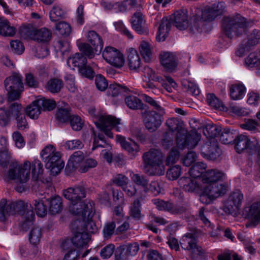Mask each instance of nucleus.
I'll return each instance as SVG.
<instances>
[{"mask_svg": "<svg viewBox=\"0 0 260 260\" xmlns=\"http://www.w3.org/2000/svg\"><path fill=\"white\" fill-rule=\"evenodd\" d=\"M162 210L170 212L172 214H181L186 211V208L183 206H175L172 203L165 202V204H162Z\"/></svg>", "mask_w": 260, "mask_h": 260, "instance_id": "nucleus-54", "label": "nucleus"}, {"mask_svg": "<svg viewBox=\"0 0 260 260\" xmlns=\"http://www.w3.org/2000/svg\"><path fill=\"white\" fill-rule=\"evenodd\" d=\"M36 28H34L32 25L28 24L27 25H23L20 29V34L24 39H35Z\"/></svg>", "mask_w": 260, "mask_h": 260, "instance_id": "nucleus-48", "label": "nucleus"}, {"mask_svg": "<svg viewBox=\"0 0 260 260\" xmlns=\"http://www.w3.org/2000/svg\"><path fill=\"white\" fill-rule=\"evenodd\" d=\"M181 175V166L176 165L170 169L167 172V177L170 180H174L177 179Z\"/></svg>", "mask_w": 260, "mask_h": 260, "instance_id": "nucleus-64", "label": "nucleus"}, {"mask_svg": "<svg viewBox=\"0 0 260 260\" xmlns=\"http://www.w3.org/2000/svg\"><path fill=\"white\" fill-rule=\"evenodd\" d=\"M179 158V152L176 148H172L167 155L166 165H173L177 162Z\"/></svg>", "mask_w": 260, "mask_h": 260, "instance_id": "nucleus-61", "label": "nucleus"}, {"mask_svg": "<svg viewBox=\"0 0 260 260\" xmlns=\"http://www.w3.org/2000/svg\"><path fill=\"white\" fill-rule=\"evenodd\" d=\"M65 11L58 5H55L49 13L50 19L52 21H56L64 17Z\"/></svg>", "mask_w": 260, "mask_h": 260, "instance_id": "nucleus-47", "label": "nucleus"}, {"mask_svg": "<svg viewBox=\"0 0 260 260\" xmlns=\"http://www.w3.org/2000/svg\"><path fill=\"white\" fill-rule=\"evenodd\" d=\"M166 124L172 132H177L176 142L180 149L185 148L192 149L198 144L201 139V135L196 131L187 132L183 127V122L176 118H170L166 120Z\"/></svg>", "mask_w": 260, "mask_h": 260, "instance_id": "nucleus-1", "label": "nucleus"}, {"mask_svg": "<svg viewBox=\"0 0 260 260\" xmlns=\"http://www.w3.org/2000/svg\"><path fill=\"white\" fill-rule=\"evenodd\" d=\"M160 62L164 70L168 72H174L178 64L177 56L170 52L162 51L159 56Z\"/></svg>", "mask_w": 260, "mask_h": 260, "instance_id": "nucleus-15", "label": "nucleus"}, {"mask_svg": "<svg viewBox=\"0 0 260 260\" xmlns=\"http://www.w3.org/2000/svg\"><path fill=\"white\" fill-rule=\"evenodd\" d=\"M127 63L131 70L137 71L141 64V60L136 50L131 48L127 55Z\"/></svg>", "mask_w": 260, "mask_h": 260, "instance_id": "nucleus-25", "label": "nucleus"}, {"mask_svg": "<svg viewBox=\"0 0 260 260\" xmlns=\"http://www.w3.org/2000/svg\"><path fill=\"white\" fill-rule=\"evenodd\" d=\"M206 101L210 106L215 109L223 108L222 103L214 94H208Z\"/></svg>", "mask_w": 260, "mask_h": 260, "instance_id": "nucleus-63", "label": "nucleus"}, {"mask_svg": "<svg viewBox=\"0 0 260 260\" xmlns=\"http://www.w3.org/2000/svg\"><path fill=\"white\" fill-rule=\"evenodd\" d=\"M62 209V200L60 197L56 196L50 201L49 211L51 214L59 213Z\"/></svg>", "mask_w": 260, "mask_h": 260, "instance_id": "nucleus-44", "label": "nucleus"}, {"mask_svg": "<svg viewBox=\"0 0 260 260\" xmlns=\"http://www.w3.org/2000/svg\"><path fill=\"white\" fill-rule=\"evenodd\" d=\"M136 4L135 0H124L119 3H115V12H124L128 10H130Z\"/></svg>", "mask_w": 260, "mask_h": 260, "instance_id": "nucleus-49", "label": "nucleus"}, {"mask_svg": "<svg viewBox=\"0 0 260 260\" xmlns=\"http://www.w3.org/2000/svg\"><path fill=\"white\" fill-rule=\"evenodd\" d=\"M174 25L179 29H185L188 26V15L185 10H180L174 13Z\"/></svg>", "mask_w": 260, "mask_h": 260, "instance_id": "nucleus-23", "label": "nucleus"}, {"mask_svg": "<svg viewBox=\"0 0 260 260\" xmlns=\"http://www.w3.org/2000/svg\"><path fill=\"white\" fill-rule=\"evenodd\" d=\"M223 176V173L217 170H209L202 175V181L207 185L217 183Z\"/></svg>", "mask_w": 260, "mask_h": 260, "instance_id": "nucleus-26", "label": "nucleus"}, {"mask_svg": "<svg viewBox=\"0 0 260 260\" xmlns=\"http://www.w3.org/2000/svg\"><path fill=\"white\" fill-rule=\"evenodd\" d=\"M88 41L93 46L95 52L100 53L103 48L104 42L101 37L95 31L90 30L86 36Z\"/></svg>", "mask_w": 260, "mask_h": 260, "instance_id": "nucleus-24", "label": "nucleus"}, {"mask_svg": "<svg viewBox=\"0 0 260 260\" xmlns=\"http://www.w3.org/2000/svg\"><path fill=\"white\" fill-rule=\"evenodd\" d=\"M203 21L201 19L195 18L192 20L189 26V32L192 34H198L202 32Z\"/></svg>", "mask_w": 260, "mask_h": 260, "instance_id": "nucleus-55", "label": "nucleus"}, {"mask_svg": "<svg viewBox=\"0 0 260 260\" xmlns=\"http://www.w3.org/2000/svg\"><path fill=\"white\" fill-rule=\"evenodd\" d=\"M51 36V32L45 27L36 29L34 40L40 42H47L50 40Z\"/></svg>", "mask_w": 260, "mask_h": 260, "instance_id": "nucleus-43", "label": "nucleus"}, {"mask_svg": "<svg viewBox=\"0 0 260 260\" xmlns=\"http://www.w3.org/2000/svg\"><path fill=\"white\" fill-rule=\"evenodd\" d=\"M182 85L188 92L194 95H198L200 93V89L194 82L184 79L182 81Z\"/></svg>", "mask_w": 260, "mask_h": 260, "instance_id": "nucleus-57", "label": "nucleus"}, {"mask_svg": "<svg viewBox=\"0 0 260 260\" xmlns=\"http://www.w3.org/2000/svg\"><path fill=\"white\" fill-rule=\"evenodd\" d=\"M243 200V195L240 190L233 191L225 202L223 211L228 214H235L240 208Z\"/></svg>", "mask_w": 260, "mask_h": 260, "instance_id": "nucleus-11", "label": "nucleus"}, {"mask_svg": "<svg viewBox=\"0 0 260 260\" xmlns=\"http://www.w3.org/2000/svg\"><path fill=\"white\" fill-rule=\"evenodd\" d=\"M139 51L145 62L151 60L152 54L151 45L146 41H142L139 46Z\"/></svg>", "mask_w": 260, "mask_h": 260, "instance_id": "nucleus-40", "label": "nucleus"}, {"mask_svg": "<svg viewBox=\"0 0 260 260\" xmlns=\"http://www.w3.org/2000/svg\"><path fill=\"white\" fill-rule=\"evenodd\" d=\"M94 213L93 207H92V214L90 216H88V214L84 215L83 210L81 211V213L78 214H76L80 217L82 219V221L77 220L74 221L72 224L76 225L78 223H80L81 225H83V227L82 229V232L87 233L88 235L89 234H92L95 233L98 228L95 225V223L91 220L92 217L93 216Z\"/></svg>", "mask_w": 260, "mask_h": 260, "instance_id": "nucleus-17", "label": "nucleus"}, {"mask_svg": "<svg viewBox=\"0 0 260 260\" xmlns=\"http://www.w3.org/2000/svg\"><path fill=\"white\" fill-rule=\"evenodd\" d=\"M178 183L181 187L189 192H194L199 188L197 181L190 177H182L179 179Z\"/></svg>", "mask_w": 260, "mask_h": 260, "instance_id": "nucleus-29", "label": "nucleus"}, {"mask_svg": "<svg viewBox=\"0 0 260 260\" xmlns=\"http://www.w3.org/2000/svg\"><path fill=\"white\" fill-rule=\"evenodd\" d=\"M44 162L46 168L49 169L51 174L53 176L58 175L64 166L63 161L61 159L60 152L58 154L52 156Z\"/></svg>", "mask_w": 260, "mask_h": 260, "instance_id": "nucleus-19", "label": "nucleus"}, {"mask_svg": "<svg viewBox=\"0 0 260 260\" xmlns=\"http://www.w3.org/2000/svg\"><path fill=\"white\" fill-rule=\"evenodd\" d=\"M246 217L249 220L247 226H255L260 221V201L253 203L244 209Z\"/></svg>", "mask_w": 260, "mask_h": 260, "instance_id": "nucleus-16", "label": "nucleus"}, {"mask_svg": "<svg viewBox=\"0 0 260 260\" xmlns=\"http://www.w3.org/2000/svg\"><path fill=\"white\" fill-rule=\"evenodd\" d=\"M56 29L59 35L64 36H68L71 32V27L70 24L65 22H60L56 25Z\"/></svg>", "mask_w": 260, "mask_h": 260, "instance_id": "nucleus-59", "label": "nucleus"}, {"mask_svg": "<svg viewBox=\"0 0 260 260\" xmlns=\"http://www.w3.org/2000/svg\"><path fill=\"white\" fill-rule=\"evenodd\" d=\"M17 103H13L9 104L8 107L0 108V126L3 127L8 126L13 117L14 114L16 113L15 110Z\"/></svg>", "mask_w": 260, "mask_h": 260, "instance_id": "nucleus-18", "label": "nucleus"}, {"mask_svg": "<svg viewBox=\"0 0 260 260\" xmlns=\"http://www.w3.org/2000/svg\"><path fill=\"white\" fill-rule=\"evenodd\" d=\"M15 34V28L11 26L6 19L0 18V34L6 37H12Z\"/></svg>", "mask_w": 260, "mask_h": 260, "instance_id": "nucleus-38", "label": "nucleus"}, {"mask_svg": "<svg viewBox=\"0 0 260 260\" xmlns=\"http://www.w3.org/2000/svg\"><path fill=\"white\" fill-rule=\"evenodd\" d=\"M79 48L81 53L84 56H85L89 59L93 58L95 54H100L95 52L94 48L93 49L92 47L87 43H81L79 45Z\"/></svg>", "mask_w": 260, "mask_h": 260, "instance_id": "nucleus-51", "label": "nucleus"}, {"mask_svg": "<svg viewBox=\"0 0 260 260\" xmlns=\"http://www.w3.org/2000/svg\"><path fill=\"white\" fill-rule=\"evenodd\" d=\"M171 22L167 18H163L158 28L156 39L157 41H164L168 37L171 27Z\"/></svg>", "mask_w": 260, "mask_h": 260, "instance_id": "nucleus-28", "label": "nucleus"}, {"mask_svg": "<svg viewBox=\"0 0 260 260\" xmlns=\"http://www.w3.org/2000/svg\"><path fill=\"white\" fill-rule=\"evenodd\" d=\"M99 120L101 131L109 138L113 137V134L111 132L112 128H115L116 131L120 132V127L118 126L120 124L119 119L110 115H104L100 117Z\"/></svg>", "mask_w": 260, "mask_h": 260, "instance_id": "nucleus-12", "label": "nucleus"}, {"mask_svg": "<svg viewBox=\"0 0 260 260\" xmlns=\"http://www.w3.org/2000/svg\"><path fill=\"white\" fill-rule=\"evenodd\" d=\"M221 131V127L216 125L209 124L204 129L203 132L205 135L210 138H215L218 136Z\"/></svg>", "mask_w": 260, "mask_h": 260, "instance_id": "nucleus-56", "label": "nucleus"}, {"mask_svg": "<svg viewBox=\"0 0 260 260\" xmlns=\"http://www.w3.org/2000/svg\"><path fill=\"white\" fill-rule=\"evenodd\" d=\"M62 86L63 83L61 80L53 78L48 81L45 87L47 91L55 93L59 92Z\"/></svg>", "mask_w": 260, "mask_h": 260, "instance_id": "nucleus-42", "label": "nucleus"}, {"mask_svg": "<svg viewBox=\"0 0 260 260\" xmlns=\"http://www.w3.org/2000/svg\"><path fill=\"white\" fill-rule=\"evenodd\" d=\"M70 111L71 109L68 107L58 108L56 113V118L58 122L63 123L68 121L72 115Z\"/></svg>", "mask_w": 260, "mask_h": 260, "instance_id": "nucleus-46", "label": "nucleus"}, {"mask_svg": "<svg viewBox=\"0 0 260 260\" xmlns=\"http://www.w3.org/2000/svg\"><path fill=\"white\" fill-rule=\"evenodd\" d=\"M165 114V110H163V112L154 110L145 112L144 123L145 127L150 132H155L161 125Z\"/></svg>", "mask_w": 260, "mask_h": 260, "instance_id": "nucleus-9", "label": "nucleus"}, {"mask_svg": "<svg viewBox=\"0 0 260 260\" xmlns=\"http://www.w3.org/2000/svg\"><path fill=\"white\" fill-rule=\"evenodd\" d=\"M198 239L195 234L187 233L182 236L180 240V244L182 249L191 251L192 257L193 258L202 256L204 250L197 245Z\"/></svg>", "mask_w": 260, "mask_h": 260, "instance_id": "nucleus-8", "label": "nucleus"}, {"mask_svg": "<svg viewBox=\"0 0 260 260\" xmlns=\"http://www.w3.org/2000/svg\"><path fill=\"white\" fill-rule=\"evenodd\" d=\"M22 201L11 202L9 204L6 199H2L0 202V220L4 221L6 216L13 215L17 213L24 214L26 209V204Z\"/></svg>", "mask_w": 260, "mask_h": 260, "instance_id": "nucleus-7", "label": "nucleus"}, {"mask_svg": "<svg viewBox=\"0 0 260 260\" xmlns=\"http://www.w3.org/2000/svg\"><path fill=\"white\" fill-rule=\"evenodd\" d=\"M4 85L8 92L9 101L17 100L23 89L22 77L18 73H13L5 80Z\"/></svg>", "mask_w": 260, "mask_h": 260, "instance_id": "nucleus-6", "label": "nucleus"}, {"mask_svg": "<svg viewBox=\"0 0 260 260\" xmlns=\"http://www.w3.org/2000/svg\"><path fill=\"white\" fill-rule=\"evenodd\" d=\"M63 196L71 202L69 210L73 214H78L83 210L85 216L88 214L90 216L92 214V204L89 200L82 201L86 197L85 188L82 185L69 187L63 191Z\"/></svg>", "mask_w": 260, "mask_h": 260, "instance_id": "nucleus-2", "label": "nucleus"}, {"mask_svg": "<svg viewBox=\"0 0 260 260\" xmlns=\"http://www.w3.org/2000/svg\"><path fill=\"white\" fill-rule=\"evenodd\" d=\"M248 26L246 19L240 14L224 17L222 27L225 35L230 39L244 34Z\"/></svg>", "mask_w": 260, "mask_h": 260, "instance_id": "nucleus-3", "label": "nucleus"}, {"mask_svg": "<svg viewBox=\"0 0 260 260\" xmlns=\"http://www.w3.org/2000/svg\"><path fill=\"white\" fill-rule=\"evenodd\" d=\"M129 91L128 88L125 86H122L117 83H113L110 84L108 88L107 93L109 95L115 97L122 92H127Z\"/></svg>", "mask_w": 260, "mask_h": 260, "instance_id": "nucleus-45", "label": "nucleus"}, {"mask_svg": "<svg viewBox=\"0 0 260 260\" xmlns=\"http://www.w3.org/2000/svg\"><path fill=\"white\" fill-rule=\"evenodd\" d=\"M87 61L86 57L79 53H75L73 56L69 57L67 60L68 66L74 69V68H77L78 70L87 64Z\"/></svg>", "mask_w": 260, "mask_h": 260, "instance_id": "nucleus-30", "label": "nucleus"}, {"mask_svg": "<svg viewBox=\"0 0 260 260\" xmlns=\"http://www.w3.org/2000/svg\"><path fill=\"white\" fill-rule=\"evenodd\" d=\"M147 201L146 196H139V197L134 200L129 207V214L132 218L139 220L142 216L141 213V202H145Z\"/></svg>", "mask_w": 260, "mask_h": 260, "instance_id": "nucleus-22", "label": "nucleus"}, {"mask_svg": "<svg viewBox=\"0 0 260 260\" xmlns=\"http://www.w3.org/2000/svg\"><path fill=\"white\" fill-rule=\"evenodd\" d=\"M226 190V186L223 184L214 183L206 185L201 196V200L205 196H207L210 199L217 198L225 194Z\"/></svg>", "mask_w": 260, "mask_h": 260, "instance_id": "nucleus-13", "label": "nucleus"}, {"mask_svg": "<svg viewBox=\"0 0 260 260\" xmlns=\"http://www.w3.org/2000/svg\"><path fill=\"white\" fill-rule=\"evenodd\" d=\"M90 239V235L84 232H77L73 237L72 242L77 247L85 246Z\"/></svg>", "mask_w": 260, "mask_h": 260, "instance_id": "nucleus-34", "label": "nucleus"}, {"mask_svg": "<svg viewBox=\"0 0 260 260\" xmlns=\"http://www.w3.org/2000/svg\"><path fill=\"white\" fill-rule=\"evenodd\" d=\"M131 178L132 182L138 186V188L141 187V189L139 190V196H146V194L148 192L149 183L146 177L140 174L133 173L131 175Z\"/></svg>", "mask_w": 260, "mask_h": 260, "instance_id": "nucleus-21", "label": "nucleus"}, {"mask_svg": "<svg viewBox=\"0 0 260 260\" xmlns=\"http://www.w3.org/2000/svg\"><path fill=\"white\" fill-rule=\"evenodd\" d=\"M41 108L38 106L36 100L32 102L31 104L27 107L26 109V114L32 119H37L41 113Z\"/></svg>", "mask_w": 260, "mask_h": 260, "instance_id": "nucleus-50", "label": "nucleus"}, {"mask_svg": "<svg viewBox=\"0 0 260 260\" xmlns=\"http://www.w3.org/2000/svg\"><path fill=\"white\" fill-rule=\"evenodd\" d=\"M36 102L38 103V106H40L41 109L44 111H51L56 107V103L54 100L46 99L41 95L37 97Z\"/></svg>", "mask_w": 260, "mask_h": 260, "instance_id": "nucleus-36", "label": "nucleus"}, {"mask_svg": "<svg viewBox=\"0 0 260 260\" xmlns=\"http://www.w3.org/2000/svg\"><path fill=\"white\" fill-rule=\"evenodd\" d=\"M220 149L216 145H206L202 148V154L210 160H215L220 155Z\"/></svg>", "mask_w": 260, "mask_h": 260, "instance_id": "nucleus-32", "label": "nucleus"}, {"mask_svg": "<svg viewBox=\"0 0 260 260\" xmlns=\"http://www.w3.org/2000/svg\"><path fill=\"white\" fill-rule=\"evenodd\" d=\"M103 58L111 65L121 68L124 63V58L123 54L116 48L107 46L103 51Z\"/></svg>", "mask_w": 260, "mask_h": 260, "instance_id": "nucleus-10", "label": "nucleus"}, {"mask_svg": "<svg viewBox=\"0 0 260 260\" xmlns=\"http://www.w3.org/2000/svg\"><path fill=\"white\" fill-rule=\"evenodd\" d=\"M26 210L24 214H21L23 216L25 220L21 224V228L24 231H27L32 224V221L35 218V213L33 211V208L30 204H27Z\"/></svg>", "mask_w": 260, "mask_h": 260, "instance_id": "nucleus-33", "label": "nucleus"}, {"mask_svg": "<svg viewBox=\"0 0 260 260\" xmlns=\"http://www.w3.org/2000/svg\"><path fill=\"white\" fill-rule=\"evenodd\" d=\"M32 168V179L38 180L40 175L43 174L44 169L43 164L38 159H35L32 164H30V168Z\"/></svg>", "mask_w": 260, "mask_h": 260, "instance_id": "nucleus-53", "label": "nucleus"}, {"mask_svg": "<svg viewBox=\"0 0 260 260\" xmlns=\"http://www.w3.org/2000/svg\"><path fill=\"white\" fill-rule=\"evenodd\" d=\"M15 110H17V112L16 114H14L13 117H15L16 120L18 129L23 130L25 128H28V124L26 119L25 115L23 113L21 105L17 103Z\"/></svg>", "mask_w": 260, "mask_h": 260, "instance_id": "nucleus-27", "label": "nucleus"}, {"mask_svg": "<svg viewBox=\"0 0 260 260\" xmlns=\"http://www.w3.org/2000/svg\"><path fill=\"white\" fill-rule=\"evenodd\" d=\"M207 166L202 162H198L194 164L189 169V174L191 177L197 178L204 174Z\"/></svg>", "mask_w": 260, "mask_h": 260, "instance_id": "nucleus-41", "label": "nucleus"}, {"mask_svg": "<svg viewBox=\"0 0 260 260\" xmlns=\"http://www.w3.org/2000/svg\"><path fill=\"white\" fill-rule=\"evenodd\" d=\"M238 133L236 131L224 128L220 136V141L224 144H229L234 142Z\"/></svg>", "mask_w": 260, "mask_h": 260, "instance_id": "nucleus-37", "label": "nucleus"}, {"mask_svg": "<svg viewBox=\"0 0 260 260\" xmlns=\"http://www.w3.org/2000/svg\"><path fill=\"white\" fill-rule=\"evenodd\" d=\"M164 156L161 150L151 149L143 155V160L146 167H150L154 170L150 173L151 175H162L165 173L163 165Z\"/></svg>", "mask_w": 260, "mask_h": 260, "instance_id": "nucleus-5", "label": "nucleus"}, {"mask_svg": "<svg viewBox=\"0 0 260 260\" xmlns=\"http://www.w3.org/2000/svg\"><path fill=\"white\" fill-rule=\"evenodd\" d=\"M245 87L241 84L233 85L230 88V96L234 100L243 98L245 93Z\"/></svg>", "mask_w": 260, "mask_h": 260, "instance_id": "nucleus-39", "label": "nucleus"}, {"mask_svg": "<svg viewBox=\"0 0 260 260\" xmlns=\"http://www.w3.org/2000/svg\"><path fill=\"white\" fill-rule=\"evenodd\" d=\"M234 143L237 152L240 153L244 150H247L250 153L251 150L255 149L257 141L256 140L251 141L246 136L238 135Z\"/></svg>", "mask_w": 260, "mask_h": 260, "instance_id": "nucleus-14", "label": "nucleus"}, {"mask_svg": "<svg viewBox=\"0 0 260 260\" xmlns=\"http://www.w3.org/2000/svg\"><path fill=\"white\" fill-rule=\"evenodd\" d=\"M30 162L25 161L23 165L20 166L16 162H12L10 165L8 177L12 180H17V184L15 187L18 192H22L26 190V187L24 183L29 178Z\"/></svg>", "mask_w": 260, "mask_h": 260, "instance_id": "nucleus-4", "label": "nucleus"}, {"mask_svg": "<svg viewBox=\"0 0 260 260\" xmlns=\"http://www.w3.org/2000/svg\"><path fill=\"white\" fill-rule=\"evenodd\" d=\"M132 27L139 35H147L148 33L145 21L143 17L142 13L136 12L131 19Z\"/></svg>", "mask_w": 260, "mask_h": 260, "instance_id": "nucleus-20", "label": "nucleus"}, {"mask_svg": "<svg viewBox=\"0 0 260 260\" xmlns=\"http://www.w3.org/2000/svg\"><path fill=\"white\" fill-rule=\"evenodd\" d=\"M84 158V154L81 151L75 152L70 157L69 161L72 164V167L77 168L78 165L82 162Z\"/></svg>", "mask_w": 260, "mask_h": 260, "instance_id": "nucleus-62", "label": "nucleus"}, {"mask_svg": "<svg viewBox=\"0 0 260 260\" xmlns=\"http://www.w3.org/2000/svg\"><path fill=\"white\" fill-rule=\"evenodd\" d=\"M59 153L56 151V148L52 145H48L41 152V156L44 162H45L52 156Z\"/></svg>", "mask_w": 260, "mask_h": 260, "instance_id": "nucleus-52", "label": "nucleus"}, {"mask_svg": "<svg viewBox=\"0 0 260 260\" xmlns=\"http://www.w3.org/2000/svg\"><path fill=\"white\" fill-rule=\"evenodd\" d=\"M34 206L37 215L39 217H44L47 214V208L42 200H35Z\"/></svg>", "mask_w": 260, "mask_h": 260, "instance_id": "nucleus-60", "label": "nucleus"}, {"mask_svg": "<svg viewBox=\"0 0 260 260\" xmlns=\"http://www.w3.org/2000/svg\"><path fill=\"white\" fill-rule=\"evenodd\" d=\"M42 237V230L39 226L34 227L30 232L29 235V240L33 245L38 244L40 241Z\"/></svg>", "mask_w": 260, "mask_h": 260, "instance_id": "nucleus-58", "label": "nucleus"}, {"mask_svg": "<svg viewBox=\"0 0 260 260\" xmlns=\"http://www.w3.org/2000/svg\"><path fill=\"white\" fill-rule=\"evenodd\" d=\"M116 140L120 144L122 148L132 155H135L139 151L138 145L132 140L127 141L125 138L120 135L116 136Z\"/></svg>", "mask_w": 260, "mask_h": 260, "instance_id": "nucleus-31", "label": "nucleus"}, {"mask_svg": "<svg viewBox=\"0 0 260 260\" xmlns=\"http://www.w3.org/2000/svg\"><path fill=\"white\" fill-rule=\"evenodd\" d=\"M125 103L127 107L132 110H143L144 104L137 96L130 95L125 98Z\"/></svg>", "mask_w": 260, "mask_h": 260, "instance_id": "nucleus-35", "label": "nucleus"}]
</instances>
